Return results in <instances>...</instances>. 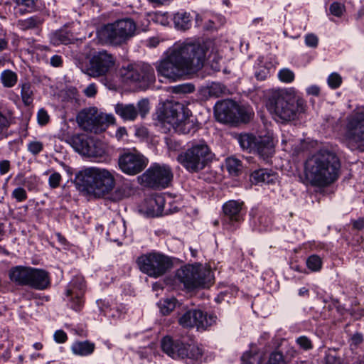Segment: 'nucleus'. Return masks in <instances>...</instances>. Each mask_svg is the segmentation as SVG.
<instances>
[{"mask_svg":"<svg viewBox=\"0 0 364 364\" xmlns=\"http://www.w3.org/2000/svg\"><path fill=\"white\" fill-rule=\"evenodd\" d=\"M191 116H186L185 119L180 120L173 127L176 132L183 134H193L198 129V124L193 120L190 119Z\"/></svg>","mask_w":364,"mask_h":364,"instance_id":"nucleus-26","label":"nucleus"},{"mask_svg":"<svg viewBox=\"0 0 364 364\" xmlns=\"http://www.w3.org/2000/svg\"><path fill=\"white\" fill-rule=\"evenodd\" d=\"M208 90L210 97H220L225 92L226 88L219 82H213L208 86Z\"/></svg>","mask_w":364,"mask_h":364,"instance_id":"nucleus-38","label":"nucleus"},{"mask_svg":"<svg viewBox=\"0 0 364 364\" xmlns=\"http://www.w3.org/2000/svg\"><path fill=\"white\" fill-rule=\"evenodd\" d=\"M115 113L124 121H134L138 115L144 117L149 111L148 100L142 99L136 105L134 104L117 103L114 107Z\"/></svg>","mask_w":364,"mask_h":364,"instance_id":"nucleus-19","label":"nucleus"},{"mask_svg":"<svg viewBox=\"0 0 364 364\" xmlns=\"http://www.w3.org/2000/svg\"><path fill=\"white\" fill-rule=\"evenodd\" d=\"M9 46V38L4 34L0 36V53L6 50Z\"/></svg>","mask_w":364,"mask_h":364,"instance_id":"nucleus-59","label":"nucleus"},{"mask_svg":"<svg viewBox=\"0 0 364 364\" xmlns=\"http://www.w3.org/2000/svg\"><path fill=\"white\" fill-rule=\"evenodd\" d=\"M142 77L141 81L149 84L155 81V75L154 69L149 65H141Z\"/></svg>","mask_w":364,"mask_h":364,"instance_id":"nucleus-36","label":"nucleus"},{"mask_svg":"<svg viewBox=\"0 0 364 364\" xmlns=\"http://www.w3.org/2000/svg\"><path fill=\"white\" fill-rule=\"evenodd\" d=\"M209 271L200 265H186L178 269L176 272V279L183 284L185 288L193 289L203 287L208 282Z\"/></svg>","mask_w":364,"mask_h":364,"instance_id":"nucleus-11","label":"nucleus"},{"mask_svg":"<svg viewBox=\"0 0 364 364\" xmlns=\"http://www.w3.org/2000/svg\"><path fill=\"white\" fill-rule=\"evenodd\" d=\"M54 340L58 343H63L68 339L66 333L63 330H58L54 333Z\"/></svg>","mask_w":364,"mask_h":364,"instance_id":"nucleus-55","label":"nucleus"},{"mask_svg":"<svg viewBox=\"0 0 364 364\" xmlns=\"http://www.w3.org/2000/svg\"><path fill=\"white\" fill-rule=\"evenodd\" d=\"M70 35L65 31H58L52 34L51 41L54 45L68 44L71 42Z\"/></svg>","mask_w":364,"mask_h":364,"instance_id":"nucleus-34","label":"nucleus"},{"mask_svg":"<svg viewBox=\"0 0 364 364\" xmlns=\"http://www.w3.org/2000/svg\"><path fill=\"white\" fill-rule=\"evenodd\" d=\"M318 43V37L314 33H308L305 36V44L308 47L316 48Z\"/></svg>","mask_w":364,"mask_h":364,"instance_id":"nucleus-50","label":"nucleus"},{"mask_svg":"<svg viewBox=\"0 0 364 364\" xmlns=\"http://www.w3.org/2000/svg\"><path fill=\"white\" fill-rule=\"evenodd\" d=\"M278 77L282 82L289 83L294 80V73L288 68H283L279 71Z\"/></svg>","mask_w":364,"mask_h":364,"instance_id":"nucleus-43","label":"nucleus"},{"mask_svg":"<svg viewBox=\"0 0 364 364\" xmlns=\"http://www.w3.org/2000/svg\"><path fill=\"white\" fill-rule=\"evenodd\" d=\"M162 350L173 359L189 358L198 360L202 355L200 348L196 345H186L179 340H173L170 336H165L161 341Z\"/></svg>","mask_w":364,"mask_h":364,"instance_id":"nucleus-9","label":"nucleus"},{"mask_svg":"<svg viewBox=\"0 0 364 364\" xmlns=\"http://www.w3.org/2000/svg\"><path fill=\"white\" fill-rule=\"evenodd\" d=\"M118 165L123 173L134 176L145 168L147 159L136 149H126L119 154Z\"/></svg>","mask_w":364,"mask_h":364,"instance_id":"nucleus-13","label":"nucleus"},{"mask_svg":"<svg viewBox=\"0 0 364 364\" xmlns=\"http://www.w3.org/2000/svg\"><path fill=\"white\" fill-rule=\"evenodd\" d=\"M75 182L82 191L97 197L109 193L115 186L114 177L110 171L95 167L80 171L75 175Z\"/></svg>","mask_w":364,"mask_h":364,"instance_id":"nucleus-3","label":"nucleus"},{"mask_svg":"<svg viewBox=\"0 0 364 364\" xmlns=\"http://www.w3.org/2000/svg\"><path fill=\"white\" fill-rule=\"evenodd\" d=\"M192 16L186 11L177 12L173 16V23L177 29L186 31L191 26Z\"/></svg>","mask_w":364,"mask_h":364,"instance_id":"nucleus-28","label":"nucleus"},{"mask_svg":"<svg viewBox=\"0 0 364 364\" xmlns=\"http://www.w3.org/2000/svg\"><path fill=\"white\" fill-rule=\"evenodd\" d=\"M306 92L309 95L318 96L320 93V88L317 85H311L306 88Z\"/></svg>","mask_w":364,"mask_h":364,"instance_id":"nucleus-63","label":"nucleus"},{"mask_svg":"<svg viewBox=\"0 0 364 364\" xmlns=\"http://www.w3.org/2000/svg\"><path fill=\"white\" fill-rule=\"evenodd\" d=\"M255 140L256 137L255 136L248 134H240L238 138V142L241 148L250 152L253 151L255 147Z\"/></svg>","mask_w":364,"mask_h":364,"instance_id":"nucleus-31","label":"nucleus"},{"mask_svg":"<svg viewBox=\"0 0 364 364\" xmlns=\"http://www.w3.org/2000/svg\"><path fill=\"white\" fill-rule=\"evenodd\" d=\"M95 348V345L89 341H78L73 343L72 350L74 354L87 356L92 354Z\"/></svg>","mask_w":364,"mask_h":364,"instance_id":"nucleus-29","label":"nucleus"},{"mask_svg":"<svg viewBox=\"0 0 364 364\" xmlns=\"http://www.w3.org/2000/svg\"><path fill=\"white\" fill-rule=\"evenodd\" d=\"M269 70L267 68H264L258 72H256L255 77L259 80H264L269 76Z\"/></svg>","mask_w":364,"mask_h":364,"instance_id":"nucleus-58","label":"nucleus"},{"mask_svg":"<svg viewBox=\"0 0 364 364\" xmlns=\"http://www.w3.org/2000/svg\"><path fill=\"white\" fill-rule=\"evenodd\" d=\"M44 21L45 18L43 15H34L25 19L18 20L17 26L21 31L33 30L39 33Z\"/></svg>","mask_w":364,"mask_h":364,"instance_id":"nucleus-23","label":"nucleus"},{"mask_svg":"<svg viewBox=\"0 0 364 364\" xmlns=\"http://www.w3.org/2000/svg\"><path fill=\"white\" fill-rule=\"evenodd\" d=\"M50 285L49 273L38 268L31 267L28 287L36 290H44Z\"/></svg>","mask_w":364,"mask_h":364,"instance_id":"nucleus-21","label":"nucleus"},{"mask_svg":"<svg viewBox=\"0 0 364 364\" xmlns=\"http://www.w3.org/2000/svg\"><path fill=\"white\" fill-rule=\"evenodd\" d=\"M16 4L18 5L25 6L31 11L36 10V2L35 0H15Z\"/></svg>","mask_w":364,"mask_h":364,"instance_id":"nucleus-56","label":"nucleus"},{"mask_svg":"<svg viewBox=\"0 0 364 364\" xmlns=\"http://www.w3.org/2000/svg\"><path fill=\"white\" fill-rule=\"evenodd\" d=\"M296 343L304 350H310L313 348L311 341L306 336H300L298 338Z\"/></svg>","mask_w":364,"mask_h":364,"instance_id":"nucleus-53","label":"nucleus"},{"mask_svg":"<svg viewBox=\"0 0 364 364\" xmlns=\"http://www.w3.org/2000/svg\"><path fill=\"white\" fill-rule=\"evenodd\" d=\"M306 266L313 272H318L321 269L322 260L320 257L312 255L306 259Z\"/></svg>","mask_w":364,"mask_h":364,"instance_id":"nucleus-39","label":"nucleus"},{"mask_svg":"<svg viewBox=\"0 0 364 364\" xmlns=\"http://www.w3.org/2000/svg\"><path fill=\"white\" fill-rule=\"evenodd\" d=\"M195 87L191 84L179 85L174 87L176 93H191L194 91Z\"/></svg>","mask_w":364,"mask_h":364,"instance_id":"nucleus-51","label":"nucleus"},{"mask_svg":"<svg viewBox=\"0 0 364 364\" xmlns=\"http://www.w3.org/2000/svg\"><path fill=\"white\" fill-rule=\"evenodd\" d=\"M173 178L171 168L166 164H154L141 176L146 186L151 188H166Z\"/></svg>","mask_w":364,"mask_h":364,"instance_id":"nucleus-12","label":"nucleus"},{"mask_svg":"<svg viewBox=\"0 0 364 364\" xmlns=\"http://www.w3.org/2000/svg\"><path fill=\"white\" fill-rule=\"evenodd\" d=\"M10 168V163L7 160L1 161L0 162V173L4 175L6 174Z\"/></svg>","mask_w":364,"mask_h":364,"instance_id":"nucleus-61","label":"nucleus"},{"mask_svg":"<svg viewBox=\"0 0 364 364\" xmlns=\"http://www.w3.org/2000/svg\"><path fill=\"white\" fill-rule=\"evenodd\" d=\"M226 168L230 174L237 176L242 168L241 161L236 158L230 157L226 160Z\"/></svg>","mask_w":364,"mask_h":364,"instance_id":"nucleus-35","label":"nucleus"},{"mask_svg":"<svg viewBox=\"0 0 364 364\" xmlns=\"http://www.w3.org/2000/svg\"><path fill=\"white\" fill-rule=\"evenodd\" d=\"M329 10L332 15L340 17L345 11V6L339 2H333L331 4Z\"/></svg>","mask_w":364,"mask_h":364,"instance_id":"nucleus-46","label":"nucleus"},{"mask_svg":"<svg viewBox=\"0 0 364 364\" xmlns=\"http://www.w3.org/2000/svg\"><path fill=\"white\" fill-rule=\"evenodd\" d=\"M31 267L25 266H16L9 272V276L13 282L18 285L28 286Z\"/></svg>","mask_w":364,"mask_h":364,"instance_id":"nucleus-22","label":"nucleus"},{"mask_svg":"<svg viewBox=\"0 0 364 364\" xmlns=\"http://www.w3.org/2000/svg\"><path fill=\"white\" fill-rule=\"evenodd\" d=\"M191 112L180 102H168L164 105V119L173 127L179 121L191 116Z\"/></svg>","mask_w":364,"mask_h":364,"instance_id":"nucleus-20","label":"nucleus"},{"mask_svg":"<svg viewBox=\"0 0 364 364\" xmlns=\"http://www.w3.org/2000/svg\"><path fill=\"white\" fill-rule=\"evenodd\" d=\"M78 124L85 131L97 133L105 129L106 119L95 107L80 111L77 115Z\"/></svg>","mask_w":364,"mask_h":364,"instance_id":"nucleus-15","label":"nucleus"},{"mask_svg":"<svg viewBox=\"0 0 364 364\" xmlns=\"http://www.w3.org/2000/svg\"><path fill=\"white\" fill-rule=\"evenodd\" d=\"M85 289L84 278L82 276L74 277L68 286L66 291L67 296L75 294L77 298L83 296Z\"/></svg>","mask_w":364,"mask_h":364,"instance_id":"nucleus-27","label":"nucleus"},{"mask_svg":"<svg viewBox=\"0 0 364 364\" xmlns=\"http://www.w3.org/2000/svg\"><path fill=\"white\" fill-rule=\"evenodd\" d=\"M154 203L157 208L156 210H154V212L152 213L153 216H159L162 214V212L164 210V196L161 195L156 196L153 200L151 201Z\"/></svg>","mask_w":364,"mask_h":364,"instance_id":"nucleus-45","label":"nucleus"},{"mask_svg":"<svg viewBox=\"0 0 364 364\" xmlns=\"http://www.w3.org/2000/svg\"><path fill=\"white\" fill-rule=\"evenodd\" d=\"M21 95L24 105H30L33 102V90L29 83L22 85Z\"/></svg>","mask_w":364,"mask_h":364,"instance_id":"nucleus-37","label":"nucleus"},{"mask_svg":"<svg viewBox=\"0 0 364 364\" xmlns=\"http://www.w3.org/2000/svg\"><path fill=\"white\" fill-rule=\"evenodd\" d=\"M70 306L75 311H80L83 305V299L82 296H80L79 298L76 296L75 294L73 296H70Z\"/></svg>","mask_w":364,"mask_h":364,"instance_id":"nucleus-48","label":"nucleus"},{"mask_svg":"<svg viewBox=\"0 0 364 364\" xmlns=\"http://www.w3.org/2000/svg\"><path fill=\"white\" fill-rule=\"evenodd\" d=\"M136 31V25L134 21L125 18L105 25L97 31V36L100 41L106 43L119 46L134 37Z\"/></svg>","mask_w":364,"mask_h":364,"instance_id":"nucleus-6","label":"nucleus"},{"mask_svg":"<svg viewBox=\"0 0 364 364\" xmlns=\"http://www.w3.org/2000/svg\"><path fill=\"white\" fill-rule=\"evenodd\" d=\"M244 203L240 200H230L223 206L224 217L223 226L230 232L236 230L243 220L242 208Z\"/></svg>","mask_w":364,"mask_h":364,"instance_id":"nucleus-17","label":"nucleus"},{"mask_svg":"<svg viewBox=\"0 0 364 364\" xmlns=\"http://www.w3.org/2000/svg\"><path fill=\"white\" fill-rule=\"evenodd\" d=\"M141 66L129 65L122 71V75L126 80L136 82H141L142 74Z\"/></svg>","mask_w":364,"mask_h":364,"instance_id":"nucleus-30","label":"nucleus"},{"mask_svg":"<svg viewBox=\"0 0 364 364\" xmlns=\"http://www.w3.org/2000/svg\"><path fill=\"white\" fill-rule=\"evenodd\" d=\"M60 181V174L59 173L55 172L50 176L48 178V183L50 188H56L59 186Z\"/></svg>","mask_w":364,"mask_h":364,"instance_id":"nucleus-52","label":"nucleus"},{"mask_svg":"<svg viewBox=\"0 0 364 364\" xmlns=\"http://www.w3.org/2000/svg\"><path fill=\"white\" fill-rule=\"evenodd\" d=\"M177 300L174 297L167 298L161 300L158 305L162 314H170L176 306Z\"/></svg>","mask_w":364,"mask_h":364,"instance_id":"nucleus-33","label":"nucleus"},{"mask_svg":"<svg viewBox=\"0 0 364 364\" xmlns=\"http://www.w3.org/2000/svg\"><path fill=\"white\" fill-rule=\"evenodd\" d=\"M241 359V364H259L260 361L259 357L257 355L244 354Z\"/></svg>","mask_w":364,"mask_h":364,"instance_id":"nucleus-49","label":"nucleus"},{"mask_svg":"<svg viewBox=\"0 0 364 364\" xmlns=\"http://www.w3.org/2000/svg\"><path fill=\"white\" fill-rule=\"evenodd\" d=\"M215 154L204 140L193 141L177 156V161L189 173H196L208 166Z\"/></svg>","mask_w":364,"mask_h":364,"instance_id":"nucleus-5","label":"nucleus"},{"mask_svg":"<svg viewBox=\"0 0 364 364\" xmlns=\"http://www.w3.org/2000/svg\"><path fill=\"white\" fill-rule=\"evenodd\" d=\"M206 50L198 43L184 42L175 44L168 56L156 66L158 74L176 80L196 73L203 66Z\"/></svg>","mask_w":364,"mask_h":364,"instance_id":"nucleus-1","label":"nucleus"},{"mask_svg":"<svg viewBox=\"0 0 364 364\" xmlns=\"http://www.w3.org/2000/svg\"><path fill=\"white\" fill-rule=\"evenodd\" d=\"M258 222L261 225H263V228H259V230H265L271 224V221L265 216H260L258 218Z\"/></svg>","mask_w":364,"mask_h":364,"instance_id":"nucleus-62","label":"nucleus"},{"mask_svg":"<svg viewBox=\"0 0 364 364\" xmlns=\"http://www.w3.org/2000/svg\"><path fill=\"white\" fill-rule=\"evenodd\" d=\"M79 93L75 87H69L65 91L64 99L72 104H78Z\"/></svg>","mask_w":364,"mask_h":364,"instance_id":"nucleus-42","label":"nucleus"},{"mask_svg":"<svg viewBox=\"0 0 364 364\" xmlns=\"http://www.w3.org/2000/svg\"><path fill=\"white\" fill-rule=\"evenodd\" d=\"M217 317L208 315L199 309H191L183 313L178 319V323L183 328L196 327L198 330H205L216 323Z\"/></svg>","mask_w":364,"mask_h":364,"instance_id":"nucleus-14","label":"nucleus"},{"mask_svg":"<svg viewBox=\"0 0 364 364\" xmlns=\"http://www.w3.org/2000/svg\"><path fill=\"white\" fill-rule=\"evenodd\" d=\"M323 364H343V362L335 350H328L325 353Z\"/></svg>","mask_w":364,"mask_h":364,"instance_id":"nucleus-40","label":"nucleus"},{"mask_svg":"<svg viewBox=\"0 0 364 364\" xmlns=\"http://www.w3.org/2000/svg\"><path fill=\"white\" fill-rule=\"evenodd\" d=\"M214 112L216 119L222 123L246 122L252 117V112L249 107L239 105L230 100L217 102Z\"/></svg>","mask_w":364,"mask_h":364,"instance_id":"nucleus-8","label":"nucleus"},{"mask_svg":"<svg viewBox=\"0 0 364 364\" xmlns=\"http://www.w3.org/2000/svg\"><path fill=\"white\" fill-rule=\"evenodd\" d=\"M345 138L351 149L364 151V112H358L347 118Z\"/></svg>","mask_w":364,"mask_h":364,"instance_id":"nucleus-10","label":"nucleus"},{"mask_svg":"<svg viewBox=\"0 0 364 364\" xmlns=\"http://www.w3.org/2000/svg\"><path fill=\"white\" fill-rule=\"evenodd\" d=\"M63 63V60L61 56L55 55L50 58V65L53 67H59L61 66Z\"/></svg>","mask_w":364,"mask_h":364,"instance_id":"nucleus-60","label":"nucleus"},{"mask_svg":"<svg viewBox=\"0 0 364 364\" xmlns=\"http://www.w3.org/2000/svg\"><path fill=\"white\" fill-rule=\"evenodd\" d=\"M37 118L38 122L41 125H45L49 120L48 112L43 109H41L38 112Z\"/></svg>","mask_w":364,"mask_h":364,"instance_id":"nucleus-54","label":"nucleus"},{"mask_svg":"<svg viewBox=\"0 0 364 364\" xmlns=\"http://www.w3.org/2000/svg\"><path fill=\"white\" fill-rule=\"evenodd\" d=\"M136 264L141 272L154 278L163 276L173 266L170 257L157 252L141 255L137 258Z\"/></svg>","mask_w":364,"mask_h":364,"instance_id":"nucleus-7","label":"nucleus"},{"mask_svg":"<svg viewBox=\"0 0 364 364\" xmlns=\"http://www.w3.org/2000/svg\"><path fill=\"white\" fill-rule=\"evenodd\" d=\"M253 151L257 152L264 159L269 158L274 152L272 140L269 138H256Z\"/></svg>","mask_w":364,"mask_h":364,"instance_id":"nucleus-25","label":"nucleus"},{"mask_svg":"<svg viewBox=\"0 0 364 364\" xmlns=\"http://www.w3.org/2000/svg\"><path fill=\"white\" fill-rule=\"evenodd\" d=\"M327 82L331 88L336 89L341 85L342 77L338 73H333L328 76Z\"/></svg>","mask_w":364,"mask_h":364,"instance_id":"nucleus-44","label":"nucleus"},{"mask_svg":"<svg viewBox=\"0 0 364 364\" xmlns=\"http://www.w3.org/2000/svg\"><path fill=\"white\" fill-rule=\"evenodd\" d=\"M43 142L36 139L30 141L27 144V150L33 156L39 154L43 151Z\"/></svg>","mask_w":364,"mask_h":364,"instance_id":"nucleus-41","label":"nucleus"},{"mask_svg":"<svg viewBox=\"0 0 364 364\" xmlns=\"http://www.w3.org/2000/svg\"><path fill=\"white\" fill-rule=\"evenodd\" d=\"M70 144L75 150L88 157H102L105 154V150L100 141H95L92 138H87L83 135H74L70 139Z\"/></svg>","mask_w":364,"mask_h":364,"instance_id":"nucleus-16","label":"nucleus"},{"mask_svg":"<svg viewBox=\"0 0 364 364\" xmlns=\"http://www.w3.org/2000/svg\"><path fill=\"white\" fill-rule=\"evenodd\" d=\"M269 108L274 119L284 123L298 119L305 112L306 103L299 96L285 92L274 95L269 100Z\"/></svg>","mask_w":364,"mask_h":364,"instance_id":"nucleus-4","label":"nucleus"},{"mask_svg":"<svg viewBox=\"0 0 364 364\" xmlns=\"http://www.w3.org/2000/svg\"><path fill=\"white\" fill-rule=\"evenodd\" d=\"M275 174L267 168H261L253 171L250 175V181L252 183H272L276 180Z\"/></svg>","mask_w":364,"mask_h":364,"instance_id":"nucleus-24","label":"nucleus"},{"mask_svg":"<svg viewBox=\"0 0 364 364\" xmlns=\"http://www.w3.org/2000/svg\"><path fill=\"white\" fill-rule=\"evenodd\" d=\"M18 77L16 73L11 70H6L1 74V80L6 87H12L17 82Z\"/></svg>","mask_w":364,"mask_h":364,"instance_id":"nucleus-32","label":"nucleus"},{"mask_svg":"<svg viewBox=\"0 0 364 364\" xmlns=\"http://www.w3.org/2000/svg\"><path fill=\"white\" fill-rule=\"evenodd\" d=\"M353 228L356 230H362L364 228V220L359 218L353 222Z\"/></svg>","mask_w":364,"mask_h":364,"instance_id":"nucleus-64","label":"nucleus"},{"mask_svg":"<svg viewBox=\"0 0 364 364\" xmlns=\"http://www.w3.org/2000/svg\"><path fill=\"white\" fill-rule=\"evenodd\" d=\"M340 168L341 163L336 154L321 149L306 161L305 176L312 186L326 187L338 179Z\"/></svg>","mask_w":364,"mask_h":364,"instance_id":"nucleus-2","label":"nucleus"},{"mask_svg":"<svg viewBox=\"0 0 364 364\" xmlns=\"http://www.w3.org/2000/svg\"><path fill=\"white\" fill-rule=\"evenodd\" d=\"M114 62L111 54L105 50L100 51L90 59L85 73L93 77L105 75L114 66Z\"/></svg>","mask_w":364,"mask_h":364,"instance_id":"nucleus-18","label":"nucleus"},{"mask_svg":"<svg viewBox=\"0 0 364 364\" xmlns=\"http://www.w3.org/2000/svg\"><path fill=\"white\" fill-rule=\"evenodd\" d=\"M12 196L18 201L22 202L27 198V193L24 188L18 187L15 188L12 192Z\"/></svg>","mask_w":364,"mask_h":364,"instance_id":"nucleus-47","label":"nucleus"},{"mask_svg":"<svg viewBox=\"0 0 364 364\" xmlns=\"http://www.w3.org/2000/svg\"><path fill=\"white\" fill-rule=\"evenodd\" d=\"M85 95L88 97H92L97 94V87L95 83L90 84L85 90Z\"/></svg>","mask_w":364,"mask_h":364,"instance_id":"nucleus-57","label":"nucleus"}]
</instances>
